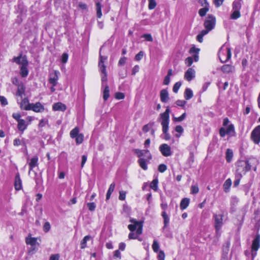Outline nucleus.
<instances>
[{
	"label": "nucleus",
	"mask_w": 260,
	"mask_h": 260,
	"mask_svg": "<svg viewBox=\"0 0 260 260\" xmlns=\"http://www.w3.org/2000/svg\"><path fill=\"white\" fill-rule=\"evenodd\" d=\"M130 221L132 223L128 225V228L132 232L128 235V239H136L142 233L143 222L135 219H131Z\"/></svg>",
	"instance_id": "nucleus-1"
},
{
	"label": "nucleus",
	"mask_w": 260,
	"mask_h": 260,
	"mask_svg": "<svg viewBox=\"0 0 260 260\" xmlns=\"http://www.w3.org/2000/svg\"><path fill=\"white\" fill-rule=\"evenodd\" d=\"M170 110L167 108L165 112L160 114L161 119V125L162 126V131L165 134L164 139L166 140H170L171 138L170 134L168 133L169 124L170 121L169 114Z\"/></svg>",
	"instance_id": "nucleus-2"
},
{
	"label": "nucleus",
	"mask_w": 260,
	"mask_h": 260,
	"mask_svg": "<svg viewBox=\"0 0 260 260\" xmlns=\"http://www.w3.org/2000/svg\"><path fill=\"white\" fill-rule=\"evenodd\" d=\"M13 61L18 64L21 65L20 74L22 77H26L28 74L27 69L28 61L25 56L20 55L18 57H15L13 59Z\"/></svg>",
	"instance_id": "nucleus-3"
},
{
	"label": "nucleus",
	"mask_w": 260,
	"mask_h": 260,
	"mask_svg": "<svg viewBox=\"0 0 260 260\" xmlns=\"http://www.w3.org/2000/svg\"><path fill=\"white\" fill-rule=\"evenodd\" d=\"M254 161L257 162L255 159L251 160H239L237 162V174H245L247 172L250 171L251 169V164Z\"/></svg>",
	"instance_id": "nucleus-4"
},
{
	"label": "nucleus",
	"mask_w": 260,
	"mask_h": 260,
	"mask_svg": "<svg viewBox=\"0 0 260 260\" xmlns=\"http://www.w3.org/2000/svg\"><path fill=\"white\" fill-rule=\"evenodd\" d=\"M231 49L224 46L221 47L218 52V57L222 62H226L231 57Z\"/></svg>",
	"instance_id": "nucleus-5"
},
{
	"label": "nucleus",
	"mask_w": 260,
	"mask_h": 260,
	"mask_svg": "<svg viewBox=\"0 0 260 260\" xmlns=\"http://www.w3.org/2000/svg\"><path fill=\"white\" fill-rule=\"evenodd\" d=\"M215 17L211 14L208 15L204 22V25L206 29L204 30L207 31V33H208L210 31L214 28L215 25Z\"/></svg>",
	"instance_id": "nucleus-6"
},
{
	"label": "nucleus",
	"mask_w": 260,
	"mask_h": 260,
	"mask_svg": "<svg viewBox=\"0 0 260 260\" xmlns=\"http://www.w3.org/2000/svg\"><path fill=\"white\" fill-rule=\"evenodd\" d=\"M214 219V227L217 235H220V230L223 225V215L222 214H215L213 215Z\"/></svg>",
	"instance_id": "nucleus-7"
},
{
	"label": "nucleus",
	"mask_w": 260,
	"mask_h": 260,
	"mask_svg": "<svg viewBox=\"0 0 260 260\" xmlns=\"http://www.w3.org/2000/svg\"><path fill=\"white\" fill-rule=\"evenodd\" d=\"M250 139L255 144L260 143V125L253 129L250 135Z\"/></svg>",
	"instance_id": "nucleus-8"
},
{
	"label": "nucleus",
	"mask_w": 260,
	"mask_h": 260,
	"mask_svg": "<svg viewBox=\"0 0 260 260\" xmlns=\"http://www.w3.org/2000/svg\"><path fill=\"white\" fill-rule=\"evenodd\" d=\"M134 153L140 158H143V157H146L147 160L149 161L152 159V156L148 150H140L139 149H135L134 150Z\"/></svg>",
	"instance_id": "nucleus-9"
},
{
	"label": "nucleus",
	"mask_w": 260,
	"mask_h": 260,
	"mask_svg": "<svg viewBox=\"0 0 260 260\" xmlns=\"http://www.w3.org/2000/svg\"><path fill=\"white\" fill-rule=\"evenodd\" d=\"M159 151L162 155L167 157L172 155L171 147L167 144H163L159 147Z\"/></svg>",
	"instance_id": "nucleus-10"
},
{
	"label": "nucleus",
	"mask_w": 260,
	"mask_h": 260,
	"mask_svg": "<svg viewBox=\"0 0 260 260\" xmlns=\"http://www.w3.org/2000/svg\"><path fill=\"white\" fill-rule=\"evenodd\" d=\"M161 207L164 210H165L168 207L167 204L162 203L161 204ZM161 216L164 219V229H165L168 225L169 221H170V219L165 211H164L162 212Z\"/></svg>",
	"instance_id": "nucleus-11"
},
{
	"label": "nucleus",
	"mask_w": 260,
	"mask_h": 260,
	"mask_svg": "<svg viewBox=\"0 0 260 260\" xmlns=\"http://www.w3.org/2000/svg\"><path fill=\"white\" fill-rule=\"evenodd\" d=\"M39 158L37 156H34L31 158H27V162L29 166V173L32 169L38 166Z\"/></svg>",
	"instance_id": "nucleus-12"
},
{
	"label": "nucleus",
	"mask_w": 260,
	"mask_h": 260,
	"mask_svg": "<svg viewBox=\"0 0 260 260\" xmlns=\"http://www.w3.org/2000/svg\"><path fill=\"white\" fill-rule=\"evenodd\" d=\"M58 74L59 72L56 71H54L50 74L49 82L53 86H55L57 85L58 80Z\"/></svg>",
	"instance_id": "nucleus-13"
},
{
	"label": "nucleus",
	"mask_w": 260,
	"mask_h": 260,
	"mask_svg": "<svg viewBox=\"0 0 260 260\" xmlns=\"http://www.w3.org/2000/svg\"><path fill=\"white\" fill-rule=\"evenodd\" d=\"M195 70L192 68H190L185 72L184 79L188 81H190L195 77Z\"/></svg>",
	"instance_id": "nucleus-14"
},
{
	"label": "nucleus",
	"mask_w": 260,
	"mask_h": 260,
	"mask_svg": "<svg viewBox=\"0 0 260 260\" xmlns=\"http://www.w3.org/2000/svg\"><path fill=\"white\" fill-rule=\"evenodd\" d=\"M30 110H32L35 112H42L44 110V107L40 102H37L35 104L32 103Z\"/></svg>",
	"instance_id": "nucleus-15"
},
{
	"label": "nucleus",
	"mask_w": 260,
	"mask_h": 260,
	"mask_svg": "<svg viewBox=\"0 0 260 260\" xmlns=\"http://www.w3.org/2000/svg\"><path fill=\"white\" fill-rule=\"evenodd\" d=\"M21 102L19 103L20 107L21 109L25 110H30L31 104L29 103V101L27 98L21 99Z\"/></svg>",
	"instance_id": "nucleus-16"
},
{
	"label": "nucleus",
	"mask_w": 260,
	"mask_h": 260,
	"mask_svg": "<svg viewBox=\"0 0 260 260\" xmlns=\"http://www.w3.org/2000/svg\"><path fill=\"white\" fill-rule=\"evenodd\" d=\"M260 247V235H256V237L252 241L251 246V251H257Z\"/></svg>",
	"instance_id": "nucleus-17"
},
{
	"label": "nucleus",
	"mask_w": 260,
	"mask_h": 260,
	"mask_svg": "<svg viewBox=\"0 0 260 260\" xmlns=\"http://www.w3.org/2000/svg\"><path fill=\"white\" fill-rule=\"evenodd\" d=\"M17 122L18 129L22 133L27 128V126L29 125V123H27L25 120L23 119L19 120Z\"/></svg>",
	"instance_id": "nucleus-18"
},
{
	"label": "nucleus",
	"mask_w": 260,
	"mask_h": 260,
	"mask_svg": "<svg viewBox=\"0 0 260 260\" xmlns=\"http://www.w3.org/2000/svg\"><path fill=\"white\" fill-rule=\"evenodd\" d=\"M15 189L16 190H19L22 189V181L20 179L19 173H17L15 176L14 182Z\"/></svg>",
	"instance_id": "nucleus-19"
},
{
	"label": "nucleus",
	"mask_w": 260,
	"mask_h": 260,
	"mask_svg": "<svg viewBox=\"0 0 260 260\" xmlns=\"http://www.w3.org/2000/svg\"><path fill=\"white\" fill-rule=\"evenodd\" d=\"M25 87L24 84H21L17 87V90L16 95L22 99L23 96L25 95Z\"/></svg>",
	"instance_id": "nucleus-20"
},
{
	"label": "nucleus",
	"mask_w": 260,
	"mask_h": 260,
	"mask_svg": "<svg viewBox=\"0 0 260 260\" xmlns=\"http://www.w3.org/2000/svg\"><path fill=\"white\" fill-rule=\"evenodd\" d=\"M25 243L26 244L30 245L31 246H34L36 245L37 244H39L37 243V238L31 237L30 234H29L25 238Z\"/></svg>",
	"instance_id": "nucleus-21"
},
{
	"label": "nucleus",
	"mask_w": 260,
	"mask_h": 260,
	"mask_svg": "<svg viewBox=\"0 0 260 260\" xmlns=\"http://www.w3.org/2000/svg\"><path fill=\"white\" fill-rule=\"evenodd\" d=\"M52 108L54 111H64L66 110L67 107L64 104L58 102L53 104Z\"/></svg>",
	"instance_id": "nucleus-22"
},
{
	"label": "nucleus",
	"mask_w": 260,
	"mask_h": 260,
	"mask_svg": "<svg viewBox=\"0 0 260 260\" xmlns=\"http://www.w3.org/2000/svg\"><path fill=\"white\" fill-rule=\"evenodd\" d=\"M107 59V56L100 55V60L99 63V66L102 73H105L106 67L104 65V62Z\"/></svg>",
	"instance_id": "nucleus-23"
},
{
	"label": "nucleus",
	"mask_w": 260,
	"mask_h": 260,
	"mask_svg": "<svg viewBox=\"0 0 260 260\" xmlns=\"http://www.w3.org/2000/svg\"><path fill=\"white\" fill-rule=\"evenodd\" d=\"M160 100L163 103H166L169 100V94L166 89H162L160 93Z\"/></svg>",
	"instance_id": "nucleus-24"
},
{
	"label": "nucleus",
	"mask_w": 260,
	"mask_h": 260,
	"mask_svg": "<svg viewBox=\"0 0 260 260\" xmlns=\"http://www.w3.org/2000/svg\"><path fill=\"white\" fill-rule=\"evenodd\" d=\"M147 158H140L138 159V162L140 167L144 170H147L148 169Z\"/></svg>",
	"instance_id": "nucleus-25"
},
{
	"label": "nucleus",
	"mask_w": 260,
	"mask_h": 260,
	"mask_svg": "<svg viewBox=\"0 0 260 260\" xmlns=\"http://www.w3.org/2000/svg\"><path fill=\"white\" fill-rule=\"evenodd\" d=\"M232 184V181L230 178H229L225 180L223 185V189L225 192H228L229 191Z\"/></svg>",
	"instance_id": "nucleus-26"
},
{
	"label": "nucleus",
	"mask_w": 260,
	"mask_h": 260,
	"mask_svg": "<svg viewBox=\"0 0 260 260\" xmlns=\"http://www.w3.org/2000/svg\"><path fill=\"white\" fill-rule=\"evenodd\" d=\"M242 0H235L233 3V10H240L242 6Z\"/></svg>",
	"instance_id": "nucleus-27"
},
{
	"label": "nucleus",
	"mask_w": 260,
	"mask_h": 260,
	"mask_svg": "<svg viewBox=\"0 0 260 260\" xmlns=\"http://www.w3.org/2000/svg\"><path fill=\"white\" fill-rule=\"evenodd\" d=\"M221 70L225 73H229L232 72L234 70V68L233 66L231 65L225 64L222 67Z\"/></svg>",
	"instance_id": "nucleus-28"
},
{
	"label": "nucleus",
	"mask_w": 260,
	"mask_h": 260,
	"mask_svg": "<svg viewBox=\"0 0 260 260\" xmlns=\"http://www.w3.org/2000/svg\"><path fill=\"white\" fill-rule=\"evenodd\" d=\"M193 96V92L190 88H186L184 92V98L188 100Z\"/></svg>",
	"instance_id": "nucleus-29"
},
{
	"label": "nucleus",
	"mask_w": 260,
	"mask_h": 260,
	"mask_svg": "<svg viewBox=\"0 0 260 260\" xmlns=\"http://www.w3.org/2000/svg\"><path fill=\"white\" fill-rule=\"evenodd\" d=\"M226 131V135L233 136L235 133L234 125L233 124L228 125Z\"/></svg>",
	"instance_id": "nucleus-30"
},
{
	"label": "nucleus",
	"mask_w": 260,
	"mask_h": 260,
	"mask_svg": "<svg viewBox=\"0 0 260 260\" xmlns=\"http://www.w3.org/2000/svg\"><path fill=\"white\" fill-rule=\"evenodd\" d=\"M189 203V199L188 198H184L181 202L180 208L184 210L187 208Z\"/></svg>",
	"instance_id": "nucleus-31"
},
{
	"label": "nucleus",
	"mask_w": 260,
	"mask_h": 260,
	"mask_svg": "<svg viewBox=\"0 0 260 260\" xmlns=\"http://www.w3.org/2000/svg\"><path fill=\"white\" fill-rule=\"evenodd\" d=\"M233 157V151L230 149H228L226 151V160L227 162H230Z\"/></svg>",
	"instance_id": "nucleus-32"
},
{
	"label": "nucleus",
	"mask_w": 260,
	"mask_h": 260,
	"mask_svg": "<svg viewBox=\"0 0 260 260\" xmlns=\"http://www.w3.org/2000/svg\"><path fill=\"white\" fill-rule=\"evenodd\" d=\"M91 239V237L89 235L86 236L84 237L83 240L81 242V248L84 249L86 247L87 241Z\"/></svg>",
	"instance_id": "nucleus-33"
},
{
	"label": "nucleus",
	"mask_w": 260,
	"mask_h": 260,
	"mask_svg": "<svg viewBox=\"0 0 260 260\" xmlns=\"http://www.w3.org/2000/svg\"><path fill=\"white\" fill-rule=\"evenodd\" d=\"M96 16L98 18H101L102 16V6L100 2H97L96 3Z\"/></svg>",
	"instance_id": "nucleus-34"
},
{
	"label": "nucleus",
	"mask_w": 260,
	"mask_h": 260,
	"mask_svg": "<svg viewBox=\"0 0 260 260\" xmlns=\"http://www.w3.org/2000/svg\"><path fill=\"white\" fill-rule=\"evenodd\" d=\"M79 128L78 127H75L70 133L71 138L74 139L79 134Z\"/></svg>",
	"instance_id": "nucleus-35"
},
{
	"label": "nucleus",
	"mask_w": 260,
	"mask_h": 260,
	"mask_svg": "<svg viewBox=\"0 0 260 260\" xmlns=\"http://www.w3.org/2000/svg\"><path fill=\"white\" fill-rule=\"evenodd\" d=\"M233 12L231 15V18L232 19L236 20L240 17L241 14L239 10H233Z\"/></svg>",
	"instance_id": "nucleus-36"
},
{
	"label": "nucleus",
	"mask_w": 260,
	"mask_h": 260,
	"mask_svg": "<svg viewBox=\"0 0 260 260\" xmlns=\"http://www.w3.org/2000/svg\"><path fill=\"white\" fill-rule=\"evenodd\" d=\"M105 89L103 92V99L105 101H106L109 97V88L107 84H105Z\"/></svg>",
	"instance_id": "nucleus-37"
},
{
	"label": "nucleus",
	"mask_w": 260,
	"mask_h": 260,
	"mask_svg": "<svg viewBox=\"0 0 260 260\" xmlns=\"http://www.w3.org/2000/svg\"><path fill=\"white\" fill-rule=\"evenodd\" d=\"M207 31L202 30L199 34L197 36V40L200 42L202 43L203 41V37L207 35Z\"/></svg>",
	"instance_id": "nucleus-38"
},
{
	"label": "nucleus",
	"mask_w": 260,
	"mask_h": 260,
	"mask_svg": "<svg viewBox=\"0 0 260 260\" xmlns=\"http://www.w3.org/2000/svg\"><path fill=\"white\" fill-rule=\"evenodd\" d=\"M209 6L203 7V8L201 9L199 11V14L200 16L203 17L206 15L207 12L209 11Z\"/></svg>",
	"instance_id": "nucleus-39"
},
{
	"label": "nucleus",
	"mask_w": 260,
	"mask_h": 260,
	"mask_svg": "<svg viewBox=\"0 0 260 260\" xmlns=\"http://www.w3.org/2000/svg\"><path fill=\"white\" fill-rule=\"evenodd\" d=\"M242 174H237V173L235 175V180L234 182V186L235 187H237V186L239 185L241 178H242Z\"/></svg>",
	"instance_id": "nucleus-40"
},
{
	"label": "nucleus",
	"mask_w": 260,
	"mask_h": 260,
	"mask_svg": "<svg viewBox=\"0 0 260 260\" xmlns=\"http://www.w3.org/2000/svg\"><path fill=\"white\" fill-rule=\"evenodd\" d=\"M158 180L157 178L153 179V181L150 183V188L153 189L154 190H156L158 188Z\"/></svg>",
	"instance_id": "nucleus-41"
},
{
	"label": "nucleus",
	"mask_w": 260,
	"mask_h": 260,
	"mask_svg": "<svg viewBox=\"0 0 260 260\" xmlns=\"http://www.w3.org/2000/svg\"><path fill=\"white\" fill-rule=\"evenodd\" d=\"M76 142L77 144H80L82 143L84 140V136L82 134H79L75 138Z\"/></svg>",
	"instance_id": "nucleus-42"
},
{
	"label": "nucleus",
	"mask_w": 260,
	"mask_h": 260,
	"mask_svg": "<svg viewBox=\"0 0 260 260\" xmlns=\"http://www.w3.org/2000/svg\"><path fill=\"white\" fill-rule=\"evenodd\" d=\"M186 116V113H184L179 117H173V120L175 122H181L185 118Z\"/></svg>",
	"instance_id": "nucleus-43"
},
{
	"label": "nucleus",
	"mask_w": 260,
	"mask_h": 260,
	"mask_svg": "<svg viewBox=\"0 0 260 260\" xmlns=\"http://www.w3.org/2000/svg\"><path fill=\"white\" fill-rule=\"evenodd\" d=\"M175 131L177 133L180 134L179 135L176 134L175 135V136L177 138H179L180 137V136H181V134L183 133L184 129H183V127L181 125H177L175 127Z\"/></svg>",
	"instance_id": "nucleus-44"
},
{
	"label": "nucleus",
	"mask_w": 260,
	"mask_h": 260,
	"mask_svg": "<svg viewBox=\"0 0 260 260\" xmlns=\"http://www.w3.org/2000/svg\"><path fill=\"white\" fill-rule=\"evenodd\" d=\"M152 249L153 251L155 252H157L158 251L159 248V245L157 241L154 240L153 244L152 245Z\"/></svg>",
	"instance_id": "nucleus-45"
},
{
	"label": "nucleus",
	"mask_w": 260,
	"mask_h": 260,
	"mask_svg": "<svg viewBox=\"0 0 260 260\" xmlns=\"http://www.w3.org/2000/svg\"><path fill=\"white\" fill-rule=\"evenodd\" d=\"M48 123L47 119L44 118L40 120L38 126L40 128L44 127Z\"/></svg>",
	"instance_id": "nucleus-46"
},
{
	"label": "nucleus",
	"mask_w": 260,
	"mask_h": 260,
	"mask_svg": "<svg viewBox=\"0 0 260 260\" xmlns=\"http://www.w3.org/2000/svg\"><path fill=\"white\" fill-rule=\"evenodd\" d=\"M193 62V59L192 57H188L185 60V63L188 67L191 66Z\"/></svg>",
	"instance_id": "nucleus-47"
},
{
	"label": "nucleus",
	"mask_w": 260,
	"mask_h": 260,
	"mask_svg": "<svg viewBox=\"0 0 260 260\" xmlns=\"http://www.w3.org/2000/svg\"><path fill=\"white\" fill-rule=\"evenodd\" d=\"M181 85V83L180 82H176L173 88V90L175 93H177L179 89L180 88V86Z\"/></svg>",
	"instance_id": "nucleus-48"
},
{
	"label": "nucleus",
	"mask_w": 260,
	"mask_h": 260,
	"mask_svg": "<svg viewBox=\"0 0 260 260\" xmlns=\"http://www.w3.org/2000/svg\"><path fill=\"white\" fill-rule=\"evenodd\" d=\"M149 5L148 8L149 9L152 10L155 8L156 5V3L155 0H148Z\"/></svg>",
	"instance_id": "nucleus-49"
},
{
	"label": "nucleus",
	"mask_w": 260,
	"mask_h": 260,
	"mask_svg": "<svg viewBox=\"0 0 260 260\" xmlns=\"http://www.w3.org/2000/svg\"><path fill=\"white\" fill-rule=\"evenodd\" d=\"M115 184L114 183H112L110 185L109 189L107 192L106 195H111L114 190Z\"/></svg>",
	"instance_id": "nucleus-50"
},
{
	"label": "nucleus",
	"mask_w": 260,
	"mask_h": 260,
	"mask_svg": "<svg viewBox=\"0 0 260 260\" xmlns=\"http://www.w3.org/2000/svg\"><path fill=\"white\" fill-rule=\"evenodd\" d=\"M51 226L49 222H46L43 225V231L45 233H47L50 229Z\"/></svg>",
	"instance_id": "nucleus-51"
},
{
	"label": "nucleus",
	"mask_w": 260,
	"mask_h": 260,
	"mask_svg": "<svg viewBox=\"0 0 260 260\" xmlns=\"http://www.w3.org/2000/svg\"><path fill=\"white\" fill-rule=\"evenodd\" d=\"M167 169V167L165 164H160L159 165L158 168V170L160 173H164L165 172Z\"/></svg>",
	"instance_id": "nucleus-52"
},
{
	"label": "nucleus",
	"mask_w": 260,
	"mask_h": 260,
	"mask_svg": "<svg viewBox=\"0 0 260 260\" xmlns=\"http://www.w3.org/2000/svg\"><path fill=\"white\" fill-rule=\"evenodd\" d=\"M87 206L88 209L91 211H94L96 207V205L94 203H88L87 204Z\"/></svg>",
	"instance_id": "nucleus-53"
},
{
	"label": "nucleus",
	"mask_w": 260,
	"mask_h": 260,
	"mask_svg": "<svg viewBox=\"0 0 260 260\" xmlns=\"http://www.w3.org/2000/svg\"><path fill=\"white\" fill-rule=\"evenodd\" d=\"M12 82L13 84L17 86V87L21 84H23L22 82L20 81L19 79L17 78H14L12 79Z\"/></svg>",
	"instance_id": "nucleus-54"
},
{
	"label": "nucleus",
	"mask_w": 260,
	"mask_h": 260,
	"mask_svg": "<svg viewBox=\"0 0 260 260\" xmlns=\"http://www.w3.org/2000/svg\"><path fill=\"white\" fill-rule=\"evenodd\" d=\"M199 191V187L197 185H193L191 187V193L192 194H196Z\"/></svg>",
	"instance_id": "nucleus-55"
},
{
	"label": "nucleus",
	"mask_w": 260,
	"mask_h": 260,
	"mask_svg": "<svg viewBox=\"0 0 260 260\" xmlns=\"http://www.w3.org/2000/svg\"><path fill=\"white\" fill-rule=\"evenodd\" d=\"M12 117L14 119H15L17 122L19 121V120H21L20 118L21 114L20 113H14L12 114Z\"/></svg>",
	"instance_id": "nucleus-56"
},
{
	"label": "nucleus",
	"mask_w": 260,
	"mask_h": 260,
	"mask_svg": "<svg viewBox=\"0 0 260 260\" xmlns=\"http://www.w3.org/2000/svg\"><path fill=\"white\" fill-rule=\"evenodd\" d=\"M165 254L164 252L162 250H160L158 252V260H165Z\"/></svg>",
	"instance_id": "nucleus-57"
},
{
	"label": "nucleus",
	"mask_w": 260,
	"mask_h": 260,
	"mask_svg": "<svg viewBox=\"0 0 260 260\" xmlns=\"http://www.w3.org/2000/svg\"><path fill=\"white\" fill-rule=\"evenodd\" d=\"M68 54L67 53H63L61 56V61L62 63H65L67 62L68 59Z\"/></svg>",
	"instance_id": "nucleus-58"
},
{
	"label": "nucleus",
	"mask_w": 260,
	"mask_h": 260,
	"mask_svg": "<svg viewBox=\"0 0 260 260\" xmlns=\"http://www.w3.org/2000/svg\"><path fill=\"white\" fill-rule=\"evenodd\" d=\"M186 102L185 101L178 100L176 102L177 106L184 107Z\"/></svg>",
	"instance_id": "nucleus-59"
},
{
	"label": "nucleus",
	"mask_w": 260,
	"mask_h": 260,
	"mask_svg": "<svg viewBox=\"0 0 260 260\" xmlns=\"http://www.w3.org/2000/svg\"><path fill=\"white\" fill-rule=\"evenodd\" d=\"M142 37L145 38L146 39V40H147L148 41H150V42L153 41V38L150 34H144L142 36Z\"/></svg>",
	"instance_id": "nucleus-60"
},
{
	"label": "nucleus",
	"mask_w": 260,
	"mask_h": 260,
	"mask_svg": "<svg viewBox=\"0 0 260 260\" xmlns=\"http://www.w3.org/2000/svg\"><path fill=\"white\" fill-rule=\"evenodd\" d=\"M139 66L138 65H136L132 69V75H135L139 71Z\"/></svg>",
	"instance_id": "nucleus-61"
},
{
	"label": "nucleus",
	"mask_w": 260,
	"mask_h": 260,
	"mask_svg": "<svg viewBox=\"0 0 260 260\" xmlns=\"http://www.w3.org/2000/svg\"><path fill=\"white\" fill-rule=\"evenodd\" d=\"M144 55V53L143 51H140L136 56L135 59L137 61L140 60L143 56Z\"/></svg>",
	"instance_id": "nucleus-62"
},
{
	"label": "nucleus",
	"mask_w": 260,
	"mask_h": 260,
	"mask_svg": "<svg viewBox=\"0 0 260 260\" xmlns=\"http://www.w3.org/2000/svg\"><path fill=\"white\" fill-rule=\"evenodd\" d=\"M126 61V57L123 56L120 58L118 61V66H122L124 65Z\"/></svg>",
	"instance_id": "nucleus-63"
},
{
	"label": "nucleus",
	"mask_w": 260,
	"mask_h": 260,
	"mask_svg": "<svg viewBox=\"0 0 260 260\" xmlns=\"http://www.w3.org/2000/svg\"><path fill=\"white\" fill-rule=\"evenodd\" d=\"M59 254H52L50 257L49 260H59Z\"/></svg>",
	"instance_id": "nucleus-64"
}]
</instances>
